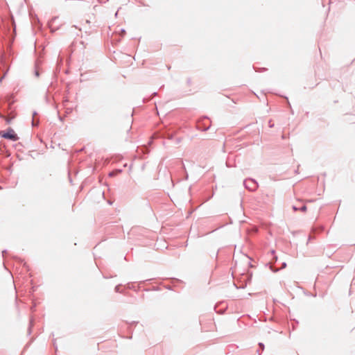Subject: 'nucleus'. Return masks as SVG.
Returning a JSON list of instances; mask_svg holds the SVG:
<instances>
[{
  "instance_id": "obj_1",
  "label": "nucleus",
  "mask_w": 355,
  "mask_h": 355,
  "mask_svg": "<svg viewBox=\"0 0 355 355\" xmlns=\"http://www.w3.org/2000/svg\"><path fill=\"white\" fill-rule=\"evenodd\" d=\"M0 136L4 139H10L13 141H17L19 139L18 136L12 128H8L6 131H1L0 132Z\"/></svg>"
},
{
  "instance_id": "obj_2",
  "label": "nucleus",
  "mask_w": 355,
  "mask_h": 355,
  "mask_svg": "<svg viewBox=\"0 0 355 355\" xmlns=\"http://www.w3.org/2000/svg\"><path fill=\"white\" fill-rule=\"evenodd\" d=\"M306 207L305 205H303L300 209H299L302 211H306Z\"/></svg>"
},
{
  "instance_id": "obj_3",
  "label": "nucleus",
  "mask_w": 355,
  "mask_h": 355,
  "mask_svg": "<svg viewBox=\"0 0 355 355\" xmlns=\"http://www.w3.org/2000/svg\"><path fill=\"white\" fill-rule=\"evenodd\" d=\"M293 209H294L295 211L298 209L296 207H293Z\"/></svg>"
}]
</instances>
